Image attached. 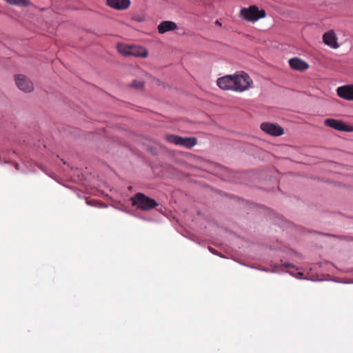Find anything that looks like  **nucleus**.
<instances>
[{"label":"nucleus","instance_id":"obj_12","mask_svg":"<svg viewBox=\"0 0 353 353\" xmlns=\"http://www.w3.org/2000/svg\"><path fill=\"white\" fill-rule=\"evenodd\" d=\"M177 25L171 21H164L161 22L157 27L158 32L160 34H164L168 31L176 30Z\"/></svg>","mask_w":353,"mask_h":353},{"label":"nucleus","instance_id":"obj_4","mask_svg":"<svg viewBox=\"0 0 353 353\" xmlns=\"http://www.w3.org/2000/svg\"><path fill=\"white\" fill-rule=\"evenodd\" d=\"M165 140L169 143L178 145H182L187 148H192L197 143V139L194 137L183 138L174 134L166 135Z\"/></svg>","mask_w":353,"mask_h":353},{"label":"nucleus","instance_id":"obj_6","mask_svg":"<svg viewBox=\"0 0 353 353\" xmlns=\"http://www.w3.org/2000/svg\"><path fill=\"white\" fill-rule=\"evenodd\" d=\"M15 82L17 87L24 92H31L34 90L32 82L23 74L16 76Z\"/></svg>","mask_w":353,"mask_h":353},{"label":"nucleus","instance_id":"obj_10","mask_svg":"<svg viewBox=\"0 0 353 353\" xmlns=\"http://www.w3.org/2000/svg\"><path fill=\"white\" fill-rule=\"evenodd\" d=\"M289 64L292 69L299 71H304L309 68L308 63L299 58L290 59Z\"/></svg>","mask_w":353,"mask_h":353},{"label":"nucleus","instance_id":"obj_8","mask_svg":"<svg viewBox=\"0 0 353 353\" xmlns=\"http://www.w3.org/2000/svg\"><path fill=\"white\" fill-rule=\"evenodd\" d=\"M336 94L343 99L353 101V84L339 87L336 89Z\"/></svg>","mask_w":353,"mask_h":353},{"label":"nucleus","instance_id":"obj_13","mask_svg":"<svg viewBox=\"0 0 353 353\" xmlns=\"http://www.w3.org/2000/svg\"><path fill=\"white\" fill-rule=\"evenodd\" d=\"M130 56L138 57H148V52L145 48L143 47L131 46Z\"/></svg>","mask_w":353,"mask_h":353},{"label":"nucleus","instance_id":"obj_9","mask_svg":"<svg viewBox=\"0 0 353 353\" xmlns=\"http://www.w3.org/2000/svg\"><path fill=\"white\" fill-rule=\"evenodd\" d=\"M108 6L115 10H125L130 6V0H107Z\"/></svg>","mask_w":353,"mask_h":353},{"label":"nucleus","instance_id":"obj_1","mask_svg":"<svg viewBox=\"0 0 353 353\" xmlns=\"http://www.w3.org/2000/svg\"><path fill=\"white\" fill-rule=\"evenodd\" d=\"M219 87L223 90H232L242 92L248 90L252 84V80L245 72L225 75L216 81Z\"/></svg>","mask_w":353,"mask_h":353},{"label":"nucleus","instance_id":"obj_18","mask_svg":"<svg viewBox=\"0 0 353 353\" xmlns=\"http://www.w3.org/2000/svg\"><path fill=\"white\" fill-rule=\"evenodd\" d=\"M216 23L217 25L221 26V23H220L219 21H216Z\"/></svg>","mask_w":353,"mask_h":353},{"label":"nucleus","instance_id":"obj_14","mask_svg":"<svg viewBox=\"0 0 353 353\" xmlns=\"http://www.w3.org/2000/svg\"><path fill=\"white\" fill-rule=\"evenodd\" d=\"M119 52L124 56H130L131 46L119 43L117 46Z\"/></svg>","mask_w":353,"mask_h":353},{"label":"nucleus","instance_id":"obj_16","mask_svg":"<svg viewBox=\"0 0 353 353\" xmlns=\"http://www.w3.org/2000/svg\"><path fill=\"white\" fill-rule=\"evenodd\" d=\"M143 82L141 81H134L132 85L137 89H142L143 88Z\"/></svg>","mask_w":353,"mask_h":353},{"label":"nucleus","instance_id":"obj_7","mask_svg":"<svg viewBox=\"0 0 353 353\" xmlns=\"http://www.w3.org/2000/svg\"><path fill=\"white\" fill-rule=\"evenodd\" d=\"M261 129L265 133L275 137L281 136L284 133L283 128L277 124L272 123H261Z\"/></svg>","mask_w":353,"mask_h":353},{"label":"nucleus","instance_id":"obj_5","mask_svg":"<svg viewBox=\"0 0 353 353\" xmlns=\"http://www.w3.org/2000/svg\"><path fill=\"white\" fill-rule=\"evenodd\" d=\"M324 124L327 127L339 131L347 132H353V126L348 125L341 120L326 119L324 120Z\"/></svg>","mask_w":353,"mask_h":353},{"label":"nucleus","instance_id":"obj_15","mask_svg":"<svg viewBox=\"0 0 353 353\" xmlns=\"http://www.w3.org/2000/svg\"><path fill=\"white\" fill-rule=\"evenodd\" d=\"M10 4L13 5H20V6H27L29 4L28 0H5Z\"/></svg>","mask_w":353,"mask_h":353},{"label":"nucleus","instance_id":"obj_11","mask_svg":"<svg viewBox=\"0 0 353 353\" xmlns=\"http://www.w3.org/2000/svg\"><path fill=\"white\" fill-rule=\"evenodd\" d=\"M323 41L325 44L332 48H337L339 45L336 42V37L334 32L330 31L325 32L323 36Z\"/></svg>","mask_w":353,"mask_h":353},{"label":"nucleus","instance_id":"obj_17","mask_svg":"<svg viewBox=\"0 0 353 353\" xmlns=\"http://www.w3.org/2000/svg\"><path fill=\"white\" fill-rule=\"evenodd\" d=\"M132 19H133V20L138 21V22H141V21H143V20H144L143 17H142L141 16H134Z\"/></svg>","mask_w":353,"mask_h":353},{"label":"nucleus","instance_id":"obj_3","mask_svg":"<svg viewBox=\"0 0 353 353\" xmlns=\"http://www.w3.org/2000/svg\"><path fill=\"white\" fill-rule=\"evenodd\" d=\"M240 14L246 21L254 22L261 18L265 17L266 13L263 10H259L256 6H251L248 8H242Z\"/></svg>","mask_w":353,"mask_h":353},{"label":"nucleus","instance_id":"obj_2","mask_svg":"<svg viewBox=\"0 0 353 353\" xmlns=\"http://www.w3.org/2000/svg\"><path fill=\"white\" fill-rule=\"evenodd\" d=\"M132 205L137 209L148 211L158 206L157 202L143 193H136L131 198Z\"/></svg>","mask_w":353,"mask_h":353}]
</instances>
